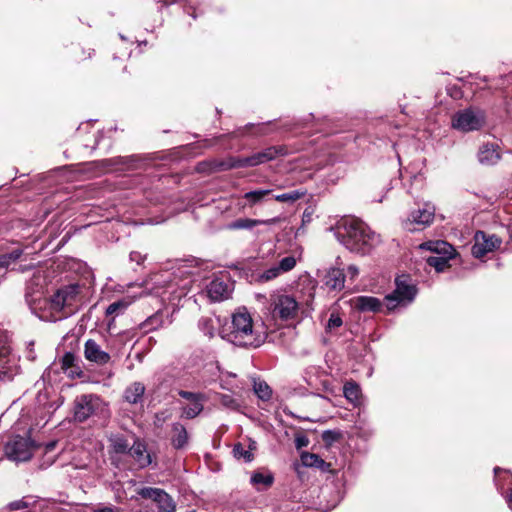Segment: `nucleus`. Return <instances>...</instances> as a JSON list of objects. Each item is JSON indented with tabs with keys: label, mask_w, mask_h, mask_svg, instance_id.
I'll list each match as a JSON object with an SVG mask.
<instances>
[{
	"label": "nucleus",
	"mask_w": 512,
	"mask_h": 512,
	"mask_svg": "<svg viewBox=\"0 0 512 512\" xmlns=\"http://www.w3.org/2000/svg\"><path fill=\"white\" fill-rule=\"evenodd\" d=\"M497 486H498V490H502V487L499 486V484L497 483Z\"/></svg>",
	"instance_id": "obj_58"
},
{
	"label": "nucleus",
	"mask_w": 512,
	"mask_h": 512,
	"mask_svg": "<svg viewBox=\"0 0 512 512\" xmlns=\"http://www.w3.org/2000/svg\"><path fill=\"white\" fill-rule=\"evenodd\" d=\"M416 293L415 285L409 283L407 277H398L395 290L385 297L387 309L392 311L399 306L406 307L414 300Z\"/></svg>",
	"instance_id": "obj_8"
},
{
	"label": "nucleus",
	"mask_w": 512,
	"mask_h": 512,
	"mask_svg": "<svg viewBox=\"0 0 512 512\" xmlns=\"http://www.w3.org/2000/svg\"><path fill=\"white\" fill-rule=\"evenodd\" d=\"M42 445L30 437L14 436L4 445V454L12 462L20 463L31 460L35 451Z\"/></svg>",
	"instance_id": "obj_5"
},
{
	"label": "nucleus",
	"mask_w": 512,
	"mask_h": 512,
	"mask_svg": "<svg viewBox=\"0 0 512 512\" xmlns=\"http://www.w3.org/2000/svg\"><path fill=\"white\" fill-rule=\"evenodd\" d=\"M139 494L146 499H151L157 504L159 512H175L176 503L173 498L162 489L145 487Z\"/></svg>",
	"instance_id": "obj_12"
},
{
	"label": "nucleus",
	"mask_w": 512,
	"mask_h": 512,
	"mask_svg": "<svg viewBox=\"0 0 512 512\" xmlns=\"http://www.w3.org/2000/svg\"><path fill=\"white\" fill-rule=\"evenodd\" d=\"M199 329L208 337L214 335L215 325L212 318L203 317L198 322Z\"/></svg>",
	"instance_id": "obj_35"
},
{
	"label": "nucleus",
	"mask_w": 512,
	"mask_h": 512,
	"mask_svg": "<svg viewBox=\"0 0 512 512\" xmlns=\"http://www.w3.org/2000/svg\"><path fill=\"white\" fill-rule=\"evenodd\" d=\"M144 325L149 327L150 329H157L162 325V316L156 313L149 317Z\"/></svg>",
	"instance_id": "obj_42"
},
{
	"label": "nucleus",
	"mask_w": 512,
	"mask_h": 512,
	"mask_svg": "<svg viewBox=\"0 0 512 512\" xmlns=\"http://www.w3.org/2000/svg\"><path fill=\"white\" fill-rule=\"evenodd\" d=\"M219 401L227 409L237 410L239 408L238 401L229 394H221L219 396Z\"/></svg>",
	"instance_id": "obj_37"
},
{
	"label": "nucleus",
	"mask_w": 512,
	"mask_h": 512,
	"mask_svg": "<svg viewBox=\"0 0 512 512\" xmlns=\"http://www.w3.org/2000/svg\"><path fill=\"white\" fill-rule=\"evenodd\" d=\"M71 359L72 356L70 354H66L64 357V364H68Z\"/></svg>",
	"instance_id": "obj_54"
},
{
	"label": "nucleus",
	"mask_w": 512,
	"mask_h": 512,
	"mask_svg": "<svg viewBox=\"0 0 512 512\" xmlns=\"http://www.w3.org/2000/svg\"><path fill=\"white\" fill-rule=\"evenodd\" d=\"M37 501H38V498L35 497V496H30V495L24 496V497H22L19 500H15V501H12V502L8 503L3 508V510L4 511H8V512H12V511L29 509V508L35 506Z\"/></svg>",
	"instance_id": "obj_27"
},
{
	"label": "nucleus",
	"mask_w": 512,
	"mask_h": 512,
	"mask_svg": "<svg viewBox=\"0 0 512 512\" xmlns=\"http://www.w3.org/2000/svg\"><path fill=\"white\" fill-rule=\"evenodd\" d=\"M309 443V440L305 436H299L295 439V445L298 449L307 446Z\"/></svg>",
	"instance_id": "obj_45"
},
{
	"label": "nucleus",
	"mask_w": 512,
	"mask_h": 512,
	"mask_svg": "<svg viewBox=\"0 0 512 512\" xmlns=\"http://www.w3.org/2000/svg\"><path fill=\"white\" fill-rule=\"evenodd\" d=\"M94 512H117V510L111 508V507H105V508H102V509H99V510H96Z\"/></svg>",
	"instance_id": "obj_52"
},
{
	"label": "nucleus",
	"mask_w": 512,
	"mask_h": 512,
	"mask_svg": "<svg viewBox=\"0 0 512 512\" xmlns=\"http://www.w3.org/2000/svg\"><path fill=\"white\" fill-rule=\"evenodd\" d=\"M9 262L6 256L0 258V278L5 274Z\"/></svg>",
	"instance_id": "obj_46"
},
{
	"label": "nucleus",
	"mask_w": 512,
	"mask_h": 512,
	"mask_svg": "<svg viewBox=\"0 0 512 512\" xmlns=\"http://www.w3.org/2000/svg\"><path fill=\"white\" fill-rule=\"evenodd\" d=\"M295 265H296L295 257L287 256V257H284L279 262V264L277 266H278V269L281 271V273H285V272L292 270L295 267Z\"/></svg>",
	"instance_id": "obj_38"
},
{
	"label": "nucleus",
	"mask_w": 512,
	"mask_h": 512,
	"mask_svg": "<svg viewBox=\"0 0 512 512\" xmlns=\"http://www.w3.org/2000/svg\"><path fill=\"white\" fill-rule=\"evenodd\" d=\"M342 324H343V321H342L341 317L339 316V314L333 312V313H331V315L329 317V320L327 323V329L333 330V329L339 328L340 326H342Z\"/></svg>",
	"instance_id": "obj_41"
},
{
	"label": "nucleus",
	"mask_w": 512,
	"mask_h": 512,
	"mask_svg": "<svg viewBox=\"0 0 512 512\" xmlns=\"http://www.w3.org/2000/svg\"><path fill=\"white\" fill-rule=\"evenodd\" d=\"M501 244L502 239L500 237L483 231H477L474 235L472 255L475 258H482L486 254L499 249Z\"/></svg>",
	"instance_id": "obj_10"
},
{
	"label": "nucleus",
	"mask_w": 512,
	"mask_h": 512,
	"mask_svg": "<svg viewBox=\"0 0 512 512\" xmlns=\"http://www.w3.org/2000/svg\"><path fill=\"white\" fill-rule=\"evenodd\" d=\"M179 395L182 398L186 399L188 402H191V400L201 396V394H196V393H192V392H188V391H180Z\"/></svg>",
	"instance_id": "obj_44"
},
{
	"label": "nucleus",
	"mask_w": 512,
	"mask_h": 512,
	"mask_svg": "<svg viewBox=\"0 0 512 512\" xmlns=\"http://www.w3.org/2000/svg\"><path fill=\"white\" fill-rule=\"evenodd\" d=\"M84 356L90 361L97 365L107 364L111 357L109 353L104 351L101 346L93 339H88L84 344Z\"/></svg>",
	"instance_id": "obj_14"
},
{
	"label": "nucleus",
	"mask_w": 512,
	"mask_h": 512,
	"mask_svg": "<svg viewBox=\"0 0 512 512\" xmlns=\"http://www.w3.org/2000/svg\"><path fill=\"white\" fill-rule=\"evenodd\" d=\"M304 195V192H300L298 190L290 191L288 193H283L275 196V200L278 202H289L294 203L298 199H300Z\"/></svg>",
	"instance_id": "obj_36"
},
{
	"label": "nucleus",
	"mask_w": 512,
	"mask_h": 512,
	"mask_svg": "<svg viewBox=\"0 0 512 512\" xmlns=\"http://www.w3.org/2000/svg\"><path fill=\"white\" fill-rule=\"evenodd\" d=\"M500 159L498 146L495 144H484L478 152V160L483 165H494Z\"/></svg>",
	"instance_id": "obj_19"
},
{
	"label": "nucleus",
	"mask_w": 512,
	"mask_h": 512,
	"mask_svg": "<svg viewBox=\"0 0 512 512\" xmlns=\"http://www.w3.org/2000/svg\"><path fill=\"white\" fill-rule=\"evenodd\" d=\"M355 307L363 312H378L382 304L381 301L372 296H360L355 300Z\"/></svg>",
	"instance_id": "obj_21"
},
{
	"label": "nucleus",
	"mask_w": 512,
	"mask_h": 512,
	"mask_svg": "<svg viewBox=\"0 0 512 512\" xmlns=\"http://www.w3.org/2000/svg\"><path fill=\"white\" fill-rule=\"evenodd\" d=\"M343 393L345 398L354 405L359 404L361 397V389L355 382H347L344 385Z\"/></svg>",
	"instance_id": "obj_29"
},
{
	"label": "nucleus",
	"mask_w": 512,
	"mask_h": 512,
	"mask_svg": "<svg viewBox=\"0 0 512 512\" xmlns=\"http://www.w3.org/2000/svg\"><path fill=\"white\" fill-rule=\"evenodd\" d=\"M253 389L255 394L261 399V400H269L272 395V390L269 387V385L262 381V380H255L253 384Z\"/></svg>",
	"instance_id": "obj_31"
},
{
	"label": "nucleus",
	"mask_w": 512,
	"mask_h": 512,
	"mask_svg": "<svg viewBox=\"0 0 512 512\" xmlns=\"http://www.w3.org/2000/svg\"><path fill=\"white\" fill-rule=\"evenodd\" d=\"M285 149L283 147H268L261 152L254 153L249 156L251 167L258 166L260 164H264L266 162L272 161L276 159L279 155H284Z\"/></svg>",
	"instance_id": "obj_16"
},
{
	"label": "nucleus",
	"mask_w": 512,
	"mask_h": 512,
	"mask_svg": "<svg viewBox=\"0 0 512 512\" xmlns=\"http://www.w3.org/2000/svg\"><path fill=\"white\" fill-rule=\"evenodd\" d=\"M151 281H152V284L154 285L152 290L158 296L162 295V293L159 291L160 288L169 289L171 291V293H174L175 292L174 287L178 285L177 283H174L172 281L171 273H168V272L155 274L152 277Z\"/></svg>",
	"instance_id": "obj_20"
},
{
	"label": "nucleus",
	"mask_w": 512,
	"mask_h": 512,
	"mask_svg": "<svg viewBox=\"0 0 512 512\" xmlns=\"http://www.w3.org/2000/svg\"><path fill=\"white\" fill-rule=\"evenodd\" d=\"M434 217V206L425 204L423 208H418L412 211L404 222V225L408 230L423 229L433 222Z\"/></svg>",
	"instance_id": "obj_11"
},
{
	"label": "nucleus",
	"mask_w": 512,
	"mask_h": 512,
	"mask_svg": "<svg viewBox=\"0 0 512 512\" xmlns=\"http://www.w3.org/2000/svg\"><path fill=\"white\" fill-rule=\"evenodd\" d=\"M111 452L116 454H125L129 452L130 445L127 439L121 434H111L108 437Z\"/></svg>",
	"instance_id": "obj_25"
},
{
	"label": "nucleus",
	"mask_w": 512,
	"mask_h": 512,
	"mask_svg": "<svg viewBox=\"0 0 512 512\" xmlns=\"http://www.w3.org/2000/svg\"><path fill=\"white\" fill-rule=\"evenodd\" d=\"M130 259L140 264L143 261V257L138 252H131Z\"/></svg>",
	"instance_id": "obj_49"
},
{
	"label": "nucleus",
	"mask_w": 512,
	"mask_h": 512,
	"mask_svg": "<svg viewBox=\"0 0 512 512\" xmlns=\"http://www.w3.org/2000/svg\"><path fill=\"white\" fill-rule=\"evenodd\" d=\"M203 410L202 395L191 400L186 406L182 408L181 416L187 419H193L198 416Z\"/></svg>",
	"instance_id": "obj_28"
},
{
	"label": "nucleus",
	"mask_w": 512,
	"mask_h": 512,
	"mask_svg": "<svg viewBox=\"0 0 512 512\" xmlns=\"http://www.w3.org/2000/svg\"><path fill=\"white\" fill-rule=\"evenodd\" d=\"M485 122L486 115L483 110L469 107L452 116L451 126L461 132H471L481 129Z\"/></svg>",
	"instance_id": "obj_6"
},
{
	"label": "nucleus",
	"mask_w": 512,
	"mask_h": 512,
	"mask_svg": "<svg viewBox=\"0 0 512 512\" xmlns=\"http://www.w3.org/2000/svg\"><path fill=\"white\" fill-rule=\"evenodd\" d=\"M335 236L351 252L365 255L380 243V236L363 221L356 218L341 219L335 227Z\"/></svg>",
	"instance_id": "obj_1"
},
{
	"label": "nucleus",
	"mask_w": 512,
	"mask_h": 512,
	"mask_svg": "<svg viewBox=\"0 0 512 512\" xmlns=\"http://www.w3.org/2000/svg\"><path fill=\"white\" fill-rule=\"evenodd\" d=\"M510 240L512 241V225L510 226Z\"/></svg>",
	"instance_id": "obj_57"
},
{
	"label": "nucleus",
	"mask_w": 512,
	"mask_h": 512,
	"mask_svg": "<svg viewBox=\"0 0 512 512\" xmlns=\"http://www.w3.org/2000/svg\"><path fill=\"white\" fill-rule=\"evenodd\" d=\"M506 501L509 508L512 510V488L509 490V493L506 496Z\"/></svg>",
	"instance_id": "obj_51"
},
{
	"label": "nucleus",
	"mask_w": 512,
	"mask_h": 512,
	"mask_svg": "<svg viewBox=\"0 0 512 512\" xmlns=\"http://www.w3.org/2000/svg\"><path fill=\"white\" fill-rule=\"evenodd\" d=\"M270 193L271 190L269 189L250 191L244 194V199L247 200L250 205H255L261 202L264 197Z\"/></svg>",
	"instance_id": "obj_33"
},
{
	"label": "nucleus",
	"mask_w": 512,
	"mask_h": 512,
	"mask_svg": "<svg viewBox=\"0 0 512 512\" xmlns=\"http://www.w3.org/2000/svg\"><path fill=\"white\" fill-rule=\"evenodd\" d=\"M226 338L236 346L253 348L259 347L265 341L264 334L255 330L253 319L245 308L238 309L232 315Z\"/></svg>",
	"instance_id": "obj_2"
},
{
	"label": "nucleus",
	"mask_w": 512,
	"mask_h": 512,
	"mask_svg": "<svg viewBox=\"0 0 512 512\" xmlns=\"http://www.w3.org/2000/svg\"><path fill=\"white\" fill-rule=\"evenodd\" d=\"M359 275V269L355 265H350L347 268V276L350 278V280H354Z\"/></svg>",
	"instance_id": "obj_43"
},
{
	"label": "nucleus",
	"mask_w": 512,
	"mask_h": 512,
	"mask_svg": "<svg viewBox=\"0 0 512 512\" xmlns=\"http://www.w3.org/2000/svg\"><path fill=\"white\" fill-rule=\"evenodd\" d=\"M250 481L258 490H261L269 488L273 484L274 477L271 472L257 471L252 474Z\"/></svg>",
	"instance_id": "obj_26"
},
{
	"label": "nucleus",
	"mask_w": 512,
	"mask_h": 512,
	"mask_svg": "<svg viewBox=\"0 0 512 512\" xmlns=\"http://www.w3.org/2000/svg\"><path fill=\"white\" fill-rule=\"evenodd\" d=\"M172 445L176 449H182L188 444V432L180 423H174L172 426Z\"/></svg>",
	"instance_id": "obj_23"
},
{
	"label": "nucleus",
	"mask_w": 512,
	"mask_h": 512,
	"mask_svg": "<svg viewBox=\"0 0 512 512\" xmlns=\"http://www.w3.org/2000/svg\"><path fill=\"white\" fill-rule=\"evenodd\" d=\"M268 310L273 320L292 322L298 318L300 307L294 296L285 293H275L270 297Z\"/></svg>",
	"instance_id": "obj_4"
},
{
	"label": "nucleus",
	"mask_w": 512,
	"mask_h": 512,
	"mask_svg": "<svg viewBox=\"0 0 512 512\" xmlns=\"http://www.w3.org/2000/svg\"><path fill=\"white\" fill-rule=\"evenodd\" d=\"M189 285H190V280H188V279L182 280V284H179V287L181 289V291L179 293V297L186 294V291H187Z\"/></svg>",
	"instance_id": "obj_47"
},
{
	"label": "nucleus",
	"mask_w": 512,
	"mask_h": 512,
	"mask_svg": "<svg viewBox=\"0 0 512 512\" xmlns=\"http://www.w3.org/2000/svg\"><path fill=\"white\" fill-rule=\"evenodd\" d=\"M136 461L139 467L144 468L151 464L152 459L147 452L146 445L140 441H135L128 452Z\"/></svg>",
	"instance_id": "obj_17"
},
{
	"label": "nucleus",
	"mask_w": 512,
	"mask_h": 512,
	"mask_svg": "<svg viewBox=\"0 0 512 512\" xmlns=\"http://www.w3.org/2000/svg\"><path fill=\"white\" fill-rule=\"evenodd\" d=\"M420 248L436 254L428 257L427 263L435 268L438 273L444 271L449 266V260L453 258L455 252L452 245L442 240L422 243Z\"/></svg>",
	"instance_id": "obj_7"
},
{
	"label": "nucleus",
	"mask_w": 512,
	"mask_h": 512,
	"mask_svg": "<svg viewBox=\"0 0 512 512\" xmlns=\"http://www.w3.org/2000/svg\"><path fill=\"white\" fill-rule=\"evenodd\" d=\"M11 257H13V260H16V259L19 257V254H18V253H17V254H15V255H14V254H11V255L9 256V258H11Z\"/></svg>",
	"instance_id": "obj_55"
},
{
	"label": "nucleus",
	"mask_w": 512,
	"mask_h": 512,
	"mask_svg": "<svg viewBox=\"0 0 512 512\" xmlns=\"http://www.w3.org/2000/svg\"><path fill=\"white\" fill-rule=\"evenodd\" d=\"M234 457L237 459L243 458L246 462H250L253 455L250 451L244 449L241 444H236L233 448Z\"/></svg>",
	"instance_id": "obj_39"
},
{
	"label": "nucleus",
	"mask_w": 512,
	"mask_h": 512,
	"mask_svg": "<svg viewBox=\"0 0 512 512\" xmlns=\"http://www.w3.org/2000/svg\"><path fill=\"white\" fill-rule=\"evenodd\" d=\"M27 358L31 361H33L35 359V354L33 353L32 350H29L28 353H27Z\"/></svg>",
	"instance_id": "obj_53"
},
{
	"label": "nucleus",
	"mask_w": 512,
	"mask_h": 512,
	"mask_svg": "<svg viewBox=\"0 0 512 512\" xmlns=\"http://www.w3.org/2000/svg\"><path fill=\"white\" fill-rule=\"evenodd\" d=\"M301 462L306 467H315L324 469L326 466L325 461L314 453L304 452L301 455Z\"/></svg>",
	"instance_id": "obj_30"
},
{
	"label": "nucleus",
	"mask_w": 512,
	"mask_h": 512,
	"mask_svg": "<svg viewBox=\"0 0 512 512\" xmlns=\"http://www.w3.org/2000/svg\"><path fill=\"white\" fill-rule=\"evenodd\" d=\"M56 444L57 442L56 441H51V442H48L44 445V452L45 453H49V452H52L55 447H56Z\"/></svg>",
	"instance_id": "obj_48"
},
{
	"label": "nucleus",
	"mask_w": 512,
	"mask_h": 512,
	"mask_svg": "<svg viewBox=\"0 0 512 512\" xmlns=\"http://www.w3.org/2000/svg\"><path fill=\"white\" fill-rule=\"evenodd\" d=\"M500 470H501V469H500L499 467H496V468L494 469V473H495V475H497V473H498Z\"/></svg>",
	"instance_id": "obj_56"
},
{
	"label": "nucleus",
	"mask_w": 512,
	"mask_h": 512,
	"mask_svg": "<svg viewBox=\"0 0 512 512\" xmlns=\"http://www.w3.org/2000/svg\"><path fill=\"white\" fill-rule=\"evenodd\" d=\"M345 275L339 268H331L324 277L325 286L331 291H340L344 288Z\"/></svg>",
	"instance_id": "obj_18"
},
{
	"label": "nucleus",
	"mask_w": 512,
	"mask_h": 512,
	"mask_svg": "<svg viewBox=\"0 0 512 512\" xmlns=\"http://www.w3.org/2000/svg\"><path fill=\"white\" fill-rule=\"evenodd\" d=\"M262 220L257 219H249V218H240L236 221L232 222L229 225L230 229H252L258 225H262Z\"/></svg>",
	"instance_id": "obj_32"
},
{
	"label": "nucleus",
	"mask_w": 512,
	"mask_h": 512,
	"mask_svg": "<svg viewBox=\"0 0 512 512\" xmlns=\"http://www.w3.org/2000/svg\"><path fill=\"white\" fill-rule=\"evenodd\" d=\"M106 409L104 401L96 395H81L77 397L74 405V417L77 421L83 422L90 416L103 412Z\"/></svg>",
	"instance_id": "obj_9"
},
{
	"label": "nucleus",
	"mask_w": 512,
	"mask_h": 512,
	"mask_svg": "<svg viewBox=\"0 0 512 512\" xmlns=\"http://www.w3.org/2000/svg\"><path fill=\"white\" fill-rule=\"evenodd\" d=\"M19 373V366L9 355V349L0 348V380L11 381Z\"/></svg>",
	"instance_id": "obj_13"
},
{
	"label": "nucleus",
	"mask_w": 512,
	"mask_h": 512,
	"mask_svg": "<svg viewBox=\"0 0 512 512\" xmlns=\"http://www.w3.org/2000/svg\"><path fill=\"white\" fill-rule=\"evenodd\" d=\"M145 386L141 382H134L124 391V399L130 404L140 403L143 399Z\"/></svg>",
	"instance_id": "obj_22"
},
{
	"label": "nucleus",
	"mask_w": 512,
	"mask_h": 512,
	"mask_svg": "<svg viewBox=\"0 0 512 512\" xmlns=\"http://www.w3.org/2000/svg\"><path fill=\"white\" fill-rule=\"evenodd\" d=\"M79 285L78 284H70L64 286L57 290V292L51 297L48 301L46 299H42L41 293L36 295H31L29 293L26 294V301L30 307H42L41 303L43 302L45 305H49V309L52 313H59L63 311L65 308H69L68 306L72 305L76 299V296L79 293Z\"/></svg>",
	"instance_id": "obj_3"
},
{
	"label": "nucleus",
	"mask_w": 512,
	"mask_h": 512,
	"mask_svg": "<svg viewBox=\"0 0 512 512\" xmlns=\"http://www.w3.org/2000/svg\"><path fill=\"white\" fill-rule=\"evenodd\" d=\"M263 224H266V225H272V224H276L280 221V218L279 217H274V218H271V219H268V220H262Z\"/></svg>",
	"instance_id": "obj_50"
},
{
	"label": "nucleus",
	"mask_w": 512,
	"mask_h": 512,
	"mask_svg": "<svg viewBox=\"0 0 512 512\" xmlns=\"http://www.w3.org/2000/svg\"><path fill=\"white\" fill-rule=\"evenodd\" d=\"M137 296L135 295H126L123 298L111 303L107 309V315H119L123 313L135 300Z\"/></svg>",
	"instance_id": "obj_24"
},
{
	"label": "nucleus",
	"mask_w": 512,
	"mask_h": 512,
	"mask_svg": "<svg viewBox=\"0 0 512 512\" xmlns=\"http://www.w3.org/2000/svg\"><path fill=\"white\" fill-rule=\"evenodd\" d=\"M244 167H251L249 157H238V158L232 159L228 165V168H244Z\"/></svg>",
	"instance_id": "obj_40"
},
{
	"label": "nucleus",
	"mask_w": 512,
	"mask_h": 512,
	"mask_svg": "<svg viewBox=\"0 0 512 512\" xmlns=\"http://www.w3.org/2000/svg\"><path fill=\"white\" fill-rule=\"evenodd\" d=\"M281 274L282 273L278 269V266L277 265H273L270 268L264 270L262 273L258 274L257 275V281L261 282V283L268 282V281H271V280L277 278Z\"/></svg>",
	"instance_id": "obj_34"
},
{
	"label": "nucleus",
	"mask_w": 512,
	"mask_h": 512,
	"mask_svg": "<svg viewBox=\"0 0 512 512\" xmlns=\"http://www.w3.org/2000/svg\"><path fill=\"white\" fill-rule=\"evenodd\" d=\"M230 292V285L221 278H215L207 285V295L212 301L227 299Z\"/></svg>",
	"instance_id": "obj_15"
}]
</instances>
